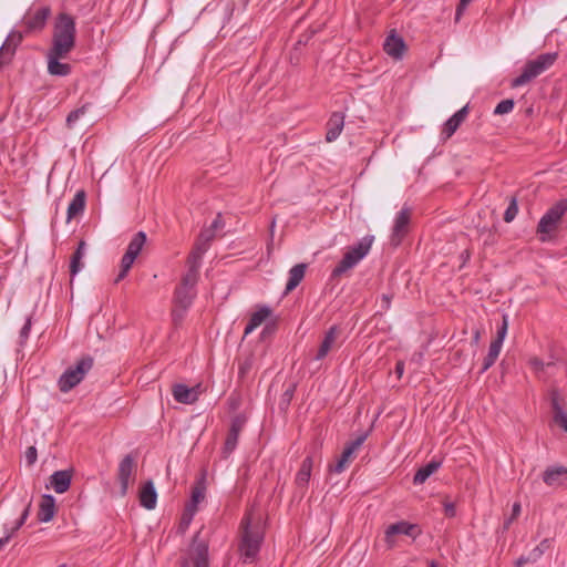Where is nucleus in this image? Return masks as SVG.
<instances>
[{"label":"nucleus","mask_w":567,"mask_h":567,"mask_svg":"<svg viewBox=\"0 0 567 567\" xmlns=\"http://www.w3.org/2000/svg\"><path fill=\"white\" fill-rule=\"evenodd\" d=\"M23 40V33L20 31H11L7 37L1 49L4 53H8L10 56H13L17 48Z\"/></svg>","instance_id":"473e14b6"},{"label":"nucleus","mask_w":567,"mask_h":567,"mask_svg":"<svg viewBox=\"0 0 567 567\" xmlns=\"http://www.w3.org/2000/svg\"><path fill=\"white\" fill-rule=\"evenodd\" d=\"M51 14L50 7H41L33 14L25 17L23 20L24 33L41 31Z\"/></svg>","instance_id":"4468645a"},{"label":"nucleus","mask_w":567,"mask_h":567,"mask_svg":"<svg viewBox=\"0 0 567 567\" xmlns=\"http://www.w3.org/2000/svg\"><path fill=\"white\" fill-rule=\"evenodd\" d=\"M140 504L146 509H154L157 502V492L153 481L143 484L138 494Z\"/></svg>","instance_id":"4be33fe9"},{"label":"nucleus","mask_w":567,"mask_h":567,"mask_svg":"<svg viewBox=\"0 0 567 567\" xmlns=\"http://www.w3.org/2000/svg\"><path fill=\"white\" fill-rule=\"evenodd\" d=\"M55 513L56 507L54 497L50 494L42 495L38 511V519L42 523H48L53 519Z\"/></svg>","instance_id":"5701e85b"},{"label":"nucleus","mask_w":567,"mask_h":567,"mask_svg":"<svg viewBox=\"0 0 567 567\" xmlns=\"http://www.w3.org/2000/svg\"><path fill=\"white\" fill-rule=\"evenodd\" d=\"M537 548L542 549V553L544 554L549 547H550V540L548 538H545L540 542Z\"/></svg>","instance_id":"bf43d9fd"},{"label":"nucleus","mask_w":567,"mask_h":567,"mask_svg":"<svg viewBox=\"0 0 567 567\" xmlns=\"http://www.w3.org/2000/svg\"><path fill=\"white\" fill-rule=\"evenodd\" d=\"M86 244L84 240H80L75 251L71 256L70 260V275L74 277L83 267L82 258L85 254Z\"/></svg>","instance_id":"2f4dec72"},{"label":"nucleus","mask_w":567,"mask_h":567,"mask_svg":"<svg viewBox=\"0 0 567 567\" xmlns=\"http://www.w3.org/2000/svg\"><path fill=\"white\" fill-rule=\"evenodd\" d=\"M172 393L175 401L178 403L193 404L197 401V396H195L194 391L183 383L174 384Z\"/></svg>","instance_id":"a878e982"},{"label":"nucleus","mask_w":567,"mask_h":567,"mask_svg":"<svg viewBox=\"0 0 567 567\" xmlns=\"http://www.w3.org/2000/svg\"><path fill=\"white\" fill-rule=\"evenodd\" d=\"M567 477V467L565 466H553L546 468L543 474V481L548 486L557 485L560 483L561 477Z\"/></svg>","instance_id":"7c9ffc66"},{"label":"nucleus","mask_w":567,"mask_h":567,"mask_svg":"<svg viewBox=\"0 0 567 567\" xmlns=\"http://www.w3.org/2000/svg\"><path fill=\"white\" fill-rule=\"evenodd\" d=\"M307 264H297L289 270V278L285 288V295L295 290L305 278Z\"/></svg>","instance_id":"393cba45"},{"label":"nucleus","mask_w":567,"mask_h":567,"mask_svg":"<svg viewBox=\"0 0 567 567\" xmlns=\"http://www.w3.org/2000/svg\"><path fill=\"white\" fill-rule=\"evenodd\" d=\"M341 334V328L337 324L331 326L324 333V337L319 346L315 360H323L329 352L337 347V340Z\"/></svg>","instance_id":"2eb2a0df"},{"label":"nucleus","mask_w":567,"mask_h":567,"mask_svg":"<svg viewBox=\"0 0 567 567\" xmlns=\"http://www.w3.org/2000/svg\"><path fill=\"white\" fill-rule=\"evenodd\" d=\"M403 372H404V362L398 361L395 364V373L398 374L399 378H401Z\"/></svg>","instance_id":"052dcab7"},{"label":"nucleus","mask_w":567,"mask_h":567,"mask_svg":"<svg viewBox=\"0 0 567 567\" xmlns=\"http://www.w3.org/2000/svg\"><path fill=\"white\" fill-rule=\"evenodd\" d=\"M271 315V309L267 306H261L255 311L245 328L244 334L247 336L251 333L256 328H258L269 316Z\"/></svg>","instance_id":"bb28decb"},{"label":"nucleus","mask_w":567,"mask_h":567,"mask_svg":"<svg viewBox=\"0 0 567 567\" xmlns=\"http://www.w3.org/2000/svg\"><path fill=\"white\" fill-rule=\"evenodd\" d=\"M515 106V102L513 99H506V100H502L495 107L494 110V114L495 115H503V114H507L509 112L513 111Z\"/></svg>","instance_id":"a19ab883"},{"label":"nucleus","mask_w":567,"mask_h":567,"mask_svg":"<svg viewBox=\"0 0 567 567\" xmlns=\"http://www.w3.org/2000/svg\"><path fill=\"white\" fill-rule=\"evenodd\" d=\"M190 390H193V391H194L195 396H197V399H198V398H199V395H200V393H202V391H200V384H197L196 386L190 388Z\"/></svg>","instance_id":"774afa93"},{"label":"nucleus","mask_w":567,"mask_h":567,"mask_svg":"<svg viewBox=\"0 0 567 567\" xmlns=\"http://www.w3.org/2000/svg\"><path fill=\"white\" fill-rule=\"evenodd\" d=\"M444 513L447 517H454L455 516V505L453 503H446L444 505Z\"/></svg>","instance_id":"6e6d98bb"},{"label":"nucleus","mask_w":567,"mask_h":567,"mask_svg":"<svg viewBox=\"0 0 567 567\" xmlns=\"http://www.w3.org/2000/svg\"><path fill=\"white\" fill-rule=\"evenodd\" d=\"M507 329H508V321H507V316L505 315V316H503V322H502L501 327L497 328L496 338L493 341L498 342L499 344H503V341L507 333Z\"/></svg>","instance_id":"49530a36"},{"label":"nucleus","mask_w":567,"mask_h":567,"mask_svg":"<svg viewBox=\"0 0 567 567\" xmlns=\"http://www.w3.org/2000/svg\"><path fill=\"white\" fill-rule=\"evenodd\" d=\"M367 437H368V432L362 433L355 440L347 443L344 449H343V451H342V453H341V456H343V460H348L350 462L353 458L355 452L364 443Z\"/></svg>","instance_id":"f704fd0d"},{"label":"nucleus","mask_w":567,"mask_h":567,"mask_svg":"<svg viewBox=\"0 0 567 567\" xmlns=\"http://www.w3.org/2000/svg\"><path fill=\"white\" fill-rule=\"evenodd\" d=\"M348 463L349 461L343 460V456L340 455V458L337 461V463L329 466V471L334 473H342L346 470Z\"/></svg>","instance_id":"de8ad7c7"},{"label":"nucleus","mask_w":567,"mask_h":567,"mask_svg":"<svg viewBox=\"0 0 567 567\" xmlns=\"http://www.w3.org/2000/svg\"><path fill=\"white\" fill-rule=\"evenodd\" d=\"M344 126V114L341 112H333L327 122L326 141L331 143L336 141Z\"/></svg>","instance_id":"412c9836"},{"label":"nucleus","mask_w":567,"mask_h":567,"mask_svg":"<svg viewBox=\"0 0 567 567\" xmlns=\"http://www.w3.org/2000/svg\"><path fill=\"white\" fill-rule=\"evenodd\" d=\"M208 540L200 537V530L192 539L187 555L179 561V567H209Z\"/></svg>","instance_id":"6e6552de"},{"label":"nucleus","mask_w":567,"mask_h":567,"mask_svg":"<svg viewBox=\"0 0 567 567\" xmlns=\"http://www.w3.org/2000/svg\"><path fill=\"white\" fill-rule=\"evenodd\" d=\"M296 383H290L289 386L285 390V392L281 395L279 408L281 410H287L290 405V402L293 398L295 391H296Z\"/></svg>","instance_id":"ea45409f"},{"label":"nucleus","mask_w":567,"mask_h":567,"mask_svg":"<svg viewBox=\"0 0 567 567\" xmlns=\"http://www.w3.org/2000/svg\"><path fill=\"white\" fill-rule=\"evenodd\" d=\"M468 115V105L463 106L456 113H454L443 125L442 136L444 140H449L461 126Z\"/></svg>","instance_id":"dca6fc26"},{"label":"nucleus","mask_w":567,"mask_h":567,"mask_svg":"<svg viewBox=\"0 0 567 567\" xmlns=\"http://www.w3.org/2000/svg\"><path fill=\"white\" fill-rule=\"evenodd\" d=\"M86 194L84 190H79L68 207L66 221H70L78 215L82 214L85 208Z\"/></svg>","instance_id":"c85d7f7f"},{"label":"nucleus","mask_w":567,"mask_h":567,"mask_svg":"<svg viewBox=\"0 0 567 567\" xmlns=\"http://www.w3.org/2000/svg\"><path fill=\"white\" fill-rule=\"evenodd\" d=\"M12 56H10L8 53H4L2 49L0 48V69L8 64L11 61Z\"/></svg>","instance_id":"4d7b16f0"},{"label":"nucleus","mask_w":567,"mask_h":567,"mask_svg":"<svg viewBox=\"0 0 567 567\" xmlns=\"http://www.w3.org/2000/svg\"><path fill=\"white\" fill-rule=\"evenodd\" d=\"M527 556L530 563H535L543 556V553L540 548L535 547Z\"/></svg>","instance_id":"864d4df0"},{"label":"nucleus","mask_w":567,"mask_h":567,"mask_svg":"<svg viewBox=\"0 0 567 567\" xmlns=\"http://www.w3.org/2000/svg\"><path fill=\"white\" fill-rule=\"evenodd\" d=\"M442 465L441 461L432 460L427 464L421 466L413 477L414 485H421L425 483V481L434 474Z\"/></svg>","instance_id":"cd10ccee"},{"label":"nucleus","mask_w":567,"mask_h":567,"mask_svg":"<svg viewBox=\"0 0 567 567\" xmlns=\"http://www.w3.org/2000/svg\"><path fill=\"white\" fill-rule=\"evenodd\" d=\"M312 466H313L312 456H307L302 461L301 466L296 475V484L298 487H306L308 485L309 480L311 477Z\"/></svg>","instance_id":"c756f323"},{"label":"nucleus","mask_w":567,"mask_h":567,"mask_svg":"<svg viewBox=\"0 0 567 567\" xmlns=\"http://www.w3.org/2000/svg\"><path fill=\"white\" fill-rule=\"evenodd\" d=\"M214 238H215V233L213 229H204L198 235L194 246H202L205 248V251H207L210 246V243L214 240Z\"/></svg>","instance_id":"58836bf2"},{"label":"nucleus","mask_w":567,"mask_h":567,"mask_svg":"<svg viewBox=\"0 0 567 567\" xmlns=\"http://www.w3.org/2000/svg\"><path fill=\"white\" fill-rule=\"evenodd\" d=\"M206 492V480L203 474L192 487L190 501L185 505L186 508L197 512V506L205 498Z\"/></svg>","instance_id":"b1692460"},{"label":"nucleus","mask_w":567,"mask_h":567,"mask_svg":"<svg viewBox=\"0 0 567 567\" xmlns=\"http://www.w3.org/2000/svg\"><path fill=\"white\" fill-rule=\"evenodd\" d=\"M503 344L492 341L489 344L488 353L483 360L481 373L486 372L496 362Z\"/></svg>","instance_id":"c9c22d12"},{"label":"nucleus","mask_w":567,"mask_h":567,"mask_svg":"<svg viewBox=\"0 0 567 567\" xmlns=\"http://www.w3.org/2000/svg\"><path fill=\"white\" fill-rule=\"evenodd\" d=\"M460 257H461L463 264H465L471 258L470 250L466 249V250L462 251Z\"/></svg>","instance_id":"0e129e2a"},{"label":"nucleus","mask_w":567,"mask_h":567,"mask_svg":"<svg viewBox=\"0 0 567 567\" xmlns=\"http://www.w3.org/2000/svg\"><path fill=\"white\" fill-rule=\"evenodd\" d=\"M558 58V54L556 52H548V53H542L534 60H529L525 63L523 71L520 75L512 80L511 86L512 87H519L538 75H540L543 72L548 70L550 66L554 65Z\"/></svg>","instance_id":"39448f33"},{"label":"nucleus","mask_w":567,"mask_h":567,"mask_svg":"<svg viewBox=\"0 0 567 567\" xmlns=\"http://www.w3.org/2000/svg\"><path fill=\"white\" fill-rule=\"evenodd\" d=\"M411 221V209L403 207L396 215L391 234V244L399 246L409 233Z\"/></svg>","instance_id":"9b49d317"},{"label":"nucleus","mask_w":567,"mask_h":567,"mask_svg":"<svg viewBox=\"0 0 567 567\" xmlns=\"http://www.w3.org/2000/svg\"><path fill=\"white\" fill-rule=\"evenodd\" d=\"M238 437L239 436H237V435L227 433L226 441H225L224 449H223L224 457H228V455L235 451L237 443H238Z\"/></svg>","instance_id":"37998d69"},{"label":"nucleus","mask_w":567,"mask_h":567,"mask_svg":"<svg viewBox=\"0 0 567 567\" xmlns=\"http://www.w3.org/2000/svg\"><path fill=\"white\" fill-rule=\"evenodd\" d=\"M91 106H92V104L86 102L83 105H81L80 107L71 111L69 113V115L66 116L65 126L69 130H72L75 126V124L78 123V121L80 118H82L91 110Z\"/></svg>","instance_id":"e433bc0d"},{"label":"nucleus","mask_w":567,"mask_h":567,"mask_svg":"<svg viewBox=\"0 0 567 567\" xmlns=\"http://www.w3.org/2000/svg\"><path fill=\"white\" fill-rule=\"evenodd\" d=\"M72 476V468L56 471L50 476V486L55 493L63 494L70 488Z\"/></svg>","instance_id":"f3484780"},{"label":"nucleus","mask_w":567,"mask_h":567,"mask_svg":"<svg viewBox=\"0 0 567 567\" xmlns=\"http://www.w3.org/2000/svg\"><path fill=\"white\" fill-rule=\"evenodd\" d=\"M245 422V417H243L241 415H236L231 420L228 433L239 436V433L244 429Z\"/></svg>","instance_id":"c03bdc74"},{"label":"nucleus","mask_w":567,"mask_h":567,"mask_svg":"<svg viewBox=\"0 0 567 567\" xmlns=\"http://www.w3.org/2000/svg\"><path fill=\"white\" fill-rule=\"evenodd\" d=\"M422 534V529L417 524H412L406 520H400L394 524H391L385 529L384 540L388 545V548L394 547L395 535H405L415 540Z\"/></svg>","instance_id":"9d476101"},{"label":"nucleus","mask_w":567,"mask_h":567,"mask_svg":"<svg viewBox=\"0 0 567 567\" xmlns=\"http://www.w3.org/2000/svg\"><path fill=\"white\" fill-rule=\"evenodd\" d=\"M519 514H520V504L516 502L513 504L511 517L507 518L504 523V528L507 529L511 526V524L513 523V520L516 519Z\"/></svg>","instance_id":"8fccbe9b"},{"label":"nucleus","mask_w":567,"mask_h":567,"mask_svg":"<svg viewBox=\"0 0 567 567\" xmlns=\"http://www.w3.org/2000/svg\"><path fill=\"white\" fill-rule=\"evenodd\" d=\"M480 340H481V331H480L478 329H476V330L474 331L472 342H473L475 346H477V344H478V342H480Z\"/></svg>","instance_id":"e2e57ef3"},{"label":"nucleus","mask_w":567,"mask_h":567,"mask_svg":"<svg viewBox=\"0 0 567 567\" xmlns=\"http://www.w3.org/2000/svg\"><path fill=\"white\" fill-rule=\"evenodd\" d=\"M472 0H460L457 7H456V12H455V20L458 21L463 14V12L465 11V9L467 8V6L471 3Z\"/></svg>","instance_id":"603ef678"},{"label":"nucleus","mask_w":567,"mask_h":567,"mask_svg":"<svg viewBox=\"0 0 567 567\" xmlns=\"http://www.w3.org/2000/svg\"><path fill=\"white\" fill-rule=\"evenodd\" d=\"M238 550L243 561L251 564L256 560L265 538V530L259 517L247 512L239 526Z\"/></svg>","instance_id":"f257e3e1"},{"label":"nucleus","mask_w":567,"mask_h":567,"mask_svg":"<svg viewBox=\"0 0 567 567\" xmlns=\"http://www.w3.org/2000/svg\"><path fill=\"white\" fill-rule=\"evenodd\" d=\"M249 367L250 365L248 363L241 364L239 367V375L244 377L246 374V372L248 371Z\"/></svg>","instance_id":"338daca9"},{"label":"nucleus","mask_w":567,"mask_h":567,"mask_svg":"<svg viewBox=\"0 0 567 567\" xmlns=\"http://www.w3.org/2000/svg\"><path fill=\"white\" fill-rule=\"evenodd\" d=\"M518 213V206H517V202L515 198H512L508 207L506 208L505 213H504V220L506 223H511L512 220H514V218L516 217Z\"/></svg>","instance_id":"a18cd8bd"},{"label":"nucleus","mask_w":567,"mask_h":567,"mask_svg":"<svg viewBox=\"0 0 567 567\" xmlns=\"http://www.w3.org/2000/svg\"><path fill=\"white\" fill-rule=\"evenodd\" d=\"M76 41V28L74 18L65 12L60 13L54 22L52 45L48 52L59 55H69Z\"/></svg>","instance_id":"f03ea898"},{"label":"nucleus","mask_w":567,"mask_h":567,"mask_svg":"<svg viewBox=\"0 0 567 567\" xmlns=\"http://www.w3.org/2000/svg\"><path fill=\"white\" fill-rule=\"evenodd\" d=\"M566 212L567 198H563L550 206L548 210L543 215L536 228V233L539 236V240L542 243L550 240L555 236Z\"/></svg>","instance_id":"20e7f679"},{"label":"nucleus","mask_w":567,"mask_h":567,"mask_svg":"<svg viewBox=\"0 0 567 567\" xmlns=\"http://www.w3.org/2000/svg\"><path fill=\"white\" fill-rule=\"evenodd\" d=\"M17 495L18 499L14 503V508L21 509L20 517L16 520L12 527L9 528L7 524L3 526L4 535H10V539L27 522L32 505V495H30L27 489H20Z\"/></svg>","instance_id":"1a4fd4ad"},{"label":"nucleus","mask_w":567,"mask_h":567,"mask_svg":"<svg viewBox=\"0 0 567 567\" xmlns=\"http://www.w3.org/2000/svg\"><path fill=\"white\" fill-rule=\"evenodd\" d=\"M135 259L136 258L132 257L131 255H126V254L123 255V257L121 259V265H120V272L116 276V278L114 279V284H118L120 281H122L127 276V274H128L130 269L132 268Z\"/></svg>","instance_id":"4c0bfd02"},{"label":"nucleus","mask_w":567,"mask_h":567,"mask_svg":"<svg viewBox=\"0 0 567 567\" xmlns=\"http://www.w3.org/2000/svg\"><path fill=\"white\" fill-rule=\"evenodd\" d=\"M38 452L34 446H29L25 451V461L29 466L33 465L37 462Z\"/></svg>","instance_id":"3c124183"},{"label":"nucleus","mask_w":567,"mask_h":567,"mask_svg":"<svg viewBox=\"0 0 567 567\" xmlns=\"http://www.w3.org/2000/svg\"><path fill=\"white\" fill-rule=\"evenodd\" d=\"M68 55H59L53 52H48V72L55 76H66L71 73L72 68L69 63H63L60 60L65 59Z\"/></svg>","instance_id":"aec40b11"},{"label":"nucleus","mask_w":567,"mask_h":567,"mask_svg":"<svg viewBox=\"0 0 567 567\" xmlns=\"http://www.w3.org/2000/svg\"><path fill=\"white\" fill-rule=\"evenodd\" d=\"M373 236H365L355 245L348 248L342 259L332 270L331 277L338 278L349 269L353 268L361 259H363L370 251Z\"/></svg>","instance_id":"423d86ee"},{"label":"nucleus","mask_w":567,"mask_h":567,"mask_svg":"<svg viewBox=\"0 0 567 567\" xmlns=\"http://www.w3.org/2000/svg\"><path fill=\"white\" fill-rule=\"evenodd\" d=\"M198 280L190 276H183L179 285L175 288L172 310V320L175 326H179L190 308L196 297V285Z\"/></svg>","instance_id":"7ed1b4c3"},{"label":"nucleus","mask_w":567,"mask_h":567,"mask_svg":"<svg viewBox=\"0 0 567 567\" xmlns=\"http://www.w3.org/2000/svg\"><path fill=\"white\" fill-rule=\"evenodd\" d=\"M10 542V535L0 538V550Z\"/></svg>","instance_id":"69168bd1"},{"label":"nucleus","mask_w":567,"mask_h":567,"mask_svg":"<svg viewBox=\"0 0 567 567\" xmlns=\"http://www.w3.org/2000/svg\"><path fill=\"white\" fill-rule=\"evenodd\" d=\"M93 358L86 354L80 358L73 367L68 368L59 378L60 391L66 393L76 386L93 368Z\"/></svg>","instance_id":"0eeeda50"},{"label":"nucleus","mask_w":567,"mask_h":567,"mask_svg":"<svg viewBox=\"0 0 567 567\" xmlns=\"http://www.w3.org/2000/svg\"><path fill=\"white\" fill-rule=\"evenodd\" d=\"M549 401L554 422L567 432V411L564 409L565 399L561 396L558 389L553 388L549 391Z\"/></svg>","instance_id":"f8f14e48"},{"label":"nucleus","mask_w":567,"mask_h":567,"mask_svg":"<svg viewBox=\"0 0 567 567\" xmlns=\"http://www.w3.org/2000/svg\"><path fill=\"white\" fill-rule=\"evenodd\" d=\"M136 470V461L132 454L125 455L118 464L117 480L121 485V495L124 496L127 493L130 485V477Z\"/></svg>","instance_id":"ddd939ff"},{"label":"nucleus","mask_w":567,"mask_h":567,"mask_svg":"<svg viewBox=\"0 0 567 567\" xmlns=\"http://www.w3.org/2000/svg\"><path fill=\"white\" fill-rule=\"evenodd\" d=\"M32 321L31 317H29L24 323V326L20 330V343L23 344L29 338V333L31 330Z\"/></svg>","instance_id":"09e8293b"},{"label":"nucleus","mask_w":567,"mask_h":567,"mask_svg":"<svg viewBox=\"0 0 567 567\" xmlns=\"http://www.w3.org/2000/svg\"><path fill=\"white\" fill-rule=\"evenodd\" d=\"M528 563H530V561H529V559H528V556H527V555H526V556H525V555H522V556H519V557L515 560L514 565H515V567H523V566H525V565H526V564H528Z\"/></svg>","instance_id":"13d9d810"},{"label":"nucleus","mask_w":567,"mask_h":567,"mask_svg":"<svg viewBox=\"0 0 567 567\" xmlns=\"http://www.w3.org/2000/svg\"><path fill=\"white\" fill-rule=\"evenodd\" d=\"M146 243V234L144 231L136 233L132 240L130 241L125 254L131 255L134 258H137L140 252L142 251L143 246Z\"/></svg>","instance_id":"72a5a7b5"},{"label":"nucleus","mask_w":567,"mask_h":567,"mask_svg":"<svg viewBox=\"0 0 567 567\" xmlns=\"http://www.w3.org/2000/svg\"><path fill=\"white\" fill-rule=\"evenodd\" d=\"M195 513H196L195 511H192V509L185 507L184 513L181 517L179 526H178V529L182 534H184L186 532V529L189 527Z\"/></svg>","instance_id":"79ce46f5"},{"label":"nucleus","mask_w":567,"mask_h":567,"mask_svg":"<svg viewBox=\"0 0 567 567\" xmlns=\"http://www.w3.org/2000/svg\"><path fill=\"white\" fill-rule=\"evenodd\" d=\"M224 223L221 219V214H217L216 218L213 220L210 227L208 229H213L214 231L220 227H223Z\"/></svg>","instance_id":"5fc2aeb1"},{"label":"nucleus","mask_w":567,"mask_h":567,"mask_svg":"<svg viewBox=\"0 0 567 567\" xmlns=\"http://www.w3.org/2000/svg\"><path fill=\"white\" fill-rule=\"evenodd\" d=\"M205 248L202 246H193L188 257H187V271L184 276H190L194 279L198 280L199 278V268L202 265V258L205 254Z\"/></svg>","instance_id":"6ab92c4d"},{"label":"nucleus","mask_w":567,"mask_h":567,"mask_svg":"<svg viewBox=\"0 0 567 567\" xmlns=\"http://www.w3.org/2000/svg\"><path fill=\"white\" fill-rule=\"evenodd\" d=\"M406 49L402 37L392 31L384 41L383 50L394 59H401L404 50Z\"/></svg>","instance_id":"a211bd4d"},{"label":"nucleus","mask_w":567,"mask_h":567,"mask_svg":"<svg viewBox=\"0 0 567 567\" xmlns=\"http://www.w3.org/2000/svg\"><path fill=\"white\" fill-rule=\"evenodd\" d=\"M382 302H383V306H382V307H383L384 309H389V308H390V306H391V296H389V295H383V296H382Z\"/></svg>","instance_id":"680f3d73"}]
</instances>
